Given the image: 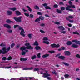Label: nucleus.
Listing matches in <instances>:
<instances>
[{
	"label": "nucleus",
	"instance_id": "6",
	"mask_svg": "<svg viewBox=\"0 0 80 80\" xmlns=\"http://www.w3.org/2000/svg\"><path fill=\"white\" fill-rule=\"evenodd\" d=\"M68 3L69 5H70V6H69L70 8H71L72 7L73 8H75V6L72 5V2L71 1H69Z\"/></svg>",
	"mask_w": 80,
	"mask_h": 80
},
{
	"label": "nucleus",
	"instance_id": "59",
	"mask_svg": "<svg viewBox=\"0 0 80 80\" xmlns=\"http://www.w3.org/2000/svg\"><path fill=\"white\" fill-rule=\"evenodd\" d=\"M40 26L41 27H44L45 24L42 23L40 24Z\"/></svg>",
	"mask_w": 80,
	"mask_h": 80
},
{
	"label": "nucleus",
	"instance_id": "18",
	"mask_svg": "<svg viewBox=\"0 0 80 80\" xmlns=\"http://www.w3.org/2000/svg\"><path fill=\"white\" fill-rule=\"evenodd\" d=\"M56 46V44L54 43L52 44L51 45V46L52 48H55V47Z\"/></svg>",
	"mask_w": 80,
	"mask_h": 80
},
{
	"label": "nucleus",
	"instance_id": "14",
	"mask_svg": "<svg viewBox=\"0 0 80 80\" xmlns=\"http://www.w3.org/2000/svg\"><path fill=\"white\" fill-rule=\"evenodd\" d=\"M6 22L7 23H13L14 22L13 21H12L9 19H7L6 20Z\"/></svg>",
	"mask_w": 80,
	"mask_h": 80
},
{
	"label": "nucleus",
	"instance_id": "17",
	"mask_svg": "<svg viewBox=\"0 0 80 80\" xmlns=\"http://www.w3.org/2000/svg\"><path fill=\"white\" fill-rule=\"evenodd\" d=\"M72 43L71 41H68L67 42V44L68 45H72Z\"/></svg>",
	"mask_w": 80,
	"mask_h": 80
},
{
	"label": "nucleus",
	"instance_id": "62",
	"mask_svg": "<svg viewBox=\"0 0 80 80\" xmlns=\"http://www.w3.org/2000/svg\"><path fill=\"white\" fill-rule=\"evenodd\" d=\"M45 17H50V16L48 15V14H45Z\"/></svg>",
	"mask_w": 80,
	"mask_h": 80
},
{
	"label": "nucleus",
	"instance_id": "57",
	"mask_svg": "<svg viewBox=\"0 0 80 80\" xmlns=\"http://www.w3.org/2000/svg\"><path fill=\"white\" fill-rule=\"evenodd\" d=\"M30 17H31V18H33L34 17V16L32 14H30Z\"/></svg>",
	"mask_w": 80,
	"mask_h": 80
},
{
	"label": "nucleus",
	"instance_id": "5",
	"mask_svg": "<svg viewBox=\"0 0 80 80\" xmlns=\"http://www.w3.org/2000/svg\"><path fill=\"white\" fill-rule=\"evenodd\" d=\"M22 17H19L18 18H14V19L15 20V21L16 22H22Z\"/></svg>",
	"mask_w": 80,
	"mask_h": 80
},
{
	"label": "nucleus",
	"instance_id": "28",
	"mask_svg": "<svg viewBox=\"0 0 80 80\" xmlns=\"http://www.w3.org/2000/svg\"><path fill=\"white\" fill-rule=\"evenodd\" d=\"M40 19L39 18H38L35 20V22H40Z\"/></svg>",
	"mask_w": 80,
	"mask_h": 80
},
{
	"label": "nucleus",
	"instance_id": "58",
	"mask_svg": "<svg viewBox=\"0 0 80 80\" xmlns=\"http://www.w3.org/2000/svg\"><path fill=\"white\" fill-rule=\"evenodd\" d=\"M12 58V57H9L8 58L7 60H11Z\"/></svg>",
	"mask_w": 80,
	"mask_h": 80
},
{
	"label": "nucleus",
	"instance_id": "20",
	"mask_svg": "<svg viewBox=\"0 0 80 80\" xmlns=\"http://www.w3.org/2000/svg\"><path fill=\"white\" fill-rule=\"evenodd\" d=\"M35 48L36 50H40V47L38 46L35 47Z\"/></svg>",
	"mask_w": 80,
	"mask_h": 80
},
{
	"label": "nucleus",
	"instance_id": "63",
	"mask_svg": "<svg viewBox=\"0 0 80 80\" xmlns=\"http://www.w3.org/2000/svg\"><path fill=\"white\" fill-rule=\"evenodd\" d=\"M38 15H42V12H38Z\"/></svg>",
	"mask_w": 80,
	"mask_h": 80
},
{
	"label": "nucleus",
	"instance_id": "50",
	"mask_svg": "<svg viewBox=\"0 0 80 80\" xmlns=\"http://www.w3.org/2000/svg\"><path fill=\"white\" fill-rule=\"evenodd\" d=\"M55 24H56V25H59L60 24V23L59 22H55Z\"/></svg>",
	"mask_w": 80,
	"mask_h": 80
},
{
	"label": "nucleus",
	"instance_id": "10",
	"mask_svg": "<svg viewBox=\"0 0 80 80\" xmlns=\"http://www.w3.org/2000/svg\"><path fill=\"white\" fill-rule=\"evenodd\" d=\"M71 47L72 48H78V45H77V44H73L72 45Z\"/></svg>",
	"mask_w": 80,
	"mask_h": 80
},
{
	"label": "nucleus",
	"instance_id": "31",
	"mask_svg": "<svg viewBox=\"0 0 80 80\" xmlns=\"http://www.w3.org/2000/svg\"><path fill=\"white\" fill-rule=\"evenodd\" d=\"M64 77L65 78H68V77H69V75L66 74L65 75H64Z\"/></svg>",
	"mask_w": 80,
	"mask_h": 80
},
{
	"label": "nucleus",
	"instance_id": "4",
	"mask_svg": "<svg viewBox=\"0 0 80 80\" xmlns=\"http://www.w3.org/2000/svg\"><path fill=\"white\" fill-rule=\"evenodd\" d=\"M41 74H43L42 77H44V78H47L48 80H52V78L51 77H49L50 76V75L48 73H45L43 72L41 73Z\"/></svg>",
	"mask_w": 80,
	"mask_h": 80
},
{
	"label": "nucleus",
	"instance_id": "27",
	"mask_svg": "<svg viewBox=\"0 0 80 80\" xmlns=\"http://www.w3.org/2000/svg\"><path fill=\"white\" fill-rule=\"evenodd\" d=\"M28 60V58H21L20 59L21 61H26V60Z\"/></svg>",
	"mask_w": 80,
	"mask_h": 80
},
{
	"label": "nucleus",
	"instance_id": "3",
	"mask_svg": "<svg viewBox=\"0 0 80 80\" xmlns=\"http://www.w3.org/2000/svg\"><path fill=\"white\" fill-rule=\"evenodd\" d=\"M25 46H26V48L25 47H21L20 48V49L21 50L23 51V50H26V48L29 50H32L33 49V47H32V46H31L30 45V43H26V44H25Z\"/></svg>",
	"mask_w": 80,
	"mask_h": 80
},
{
	"label": "nucleus",
	"instance_id": "7",
	"mask_svg": "<svg viewBox=\"0 0 80 80\" xmlns=\"http://www.w3.org/2000/svg\"><path fill=\"white\" fill-rule=\"evenodd\" d=\"M69 6H68V7H66V10H68L70 12H73V9H70V8Z\"/></svg>",
	"mask_w": 80,
	"mask_h": 80
},
{
	"label": "nucleus",
	"instance_id": "32",
	"mask_svg": "<svg viewBox=\"0 0 80 80\" xmlns=\"http://www.w3.org/2000/svg\"><path fill=\"white\" fill-rule=\"evenodd\" d=\"M15 45V44L14 43H12L11 44V47L12 48H13V47Z\"/></svg>",
	"mask_w": 80,
	"mask_h": 80
},
{
	"label": "nucleus",
	"instance_id": "23",
	"mask_svg": "<svg viewBox=\"0 0 80 80\" xmlns=\"http://www.w3.org/2000/svg\"><path fill=\"white\" fill-rule=\"evenodd\" d=\"M39 18L40 20H43L45 19V18L44 17L41 16L39 17Z\"/></svg>",
	"mask_w": 80,
	"mask_h": 80
},
{
	"label": "nucleus",
	"instance_id": "51",
	"mask_svg": "<svg viewBox=\"0 0 80 80\" xmlns=\"http://www.w3.org/2000/svg\"><path fill=\"white\" fill-rule=\"evenodd\" d=\"M76 43V44H79V45H80V42L79 41H77V40Z\"/></svg>",
	"mask_w": 80,
	"mask_h": 80
},
{
	"label": "nucleus",
	"instance_id": "8",
	"mask_svg": "<svg viewBox=\"0 0 80 80\" xmlns=\"http://www.w3.org/2000/svg\"><path fill=\"white\" fill-rule=\"evenodd\" d=\"M3 26L4 27H5V28H8L9 29L11 28V26L8 24H4Z\"/></svg>",
	"mask_w": 80,
	"mask_h": 80
},
{
	"label": "nucleus",
	"instance_id": "2",
	"mask_svg": "<svg viewBox=\"0 0 80 80\" xmlns=\"http://www.w3.org/2000/svg\"><path fill=\"white\" fill-rule=\"evenodd\" d=\"M10 49H11L10 47H9L7 48L6 47H4L2 48V50H0V54L2 53V54H4L7 53L10 50Z\"/></svg>",
	"mask_w": 80,
	"mask_h": 80
},
{
	"label": "nucleus",
	"instance_id": "25",
	"mask_svg": "<svg viewBox=\"0 0 80 80\" xmlns=\"http://www.w3.org/2000/svg\"><path fill=\"white\" fill-rule=\"evenodd\" d=\"M49 54L44 55L42 56V58H46V57H48V56H49Z\"/></svg>",
	"mask_w": 80,
	"mask_h": 80
},
{
	"label": "nucleus",
	"instance_id": "55",
	"mask_svg": "<svg viewBox=\"0 0 80 80\" xmlns=\"http://www.w3.org/2000/svg\"><path fill=\"white\" fill-rule=\"evenodd\" d=\"M10 68H12V66L6 67H5V68H7V69Z\"/></svg>",
	"mask_w": 80,
	"mask_h": 80
},
{
	"label": "nucleus",
	"instance_id": "39",
	"mask_svg": "<svg viewBox=\"0 0 80 80\" xmlns=\"http://www.w3.org/2000/svg\"><path fill=\"white\" fill-rule=\"evenodd\" d=\"M59 5H64V3L62 2H59Z\"/></svg>",
	"mask_w": 80,
	"mask_h": 80
},
{
	"label": "nucleus",
	"instance_id": "9",
	"mask_svg": "<svg viewBox=\"0 0 80 80\" xmlns=\"http://www.w3.org/2000/svg\"><path fill=\"white\" fill-rule=\"evenodd\" d=\"M64 53L65 55H66L67 56H69L70 55V52L68 51H65L64 52Z\"/></svg>",
	"mask_w": 80,
	"mask_h": 80
},
{
	"label": "nucleus",
	"instance_id": "24",
	"mask_svg": "<svg viewBox=\"0 0 80 80\" xmlns=\"http://www.w3.org/2000/svg\"><path fill=\"white\" fill-rule=\"evenodd\" d=\"M32 69H33V68L31 67L29 68H23V70H32Z\"/></svg>",
	"mask_w": 80,
	"mask_h": 80
},
{
	"label": "nucleus",
	"instance_id": "44",
	"mask_svg": "<svg viewBox=\"0 0 80 80\" xmlns=\"http://www.w3.org/2000/svg\"><path fill=\"white\" fill-rule=\"evenodd\" d=\"M26 53V52H25L24 51H22V55H25V54Z\"/></svg>",
	"mask_w": 80,
	"mask_h": 80
},
{
	"label": "nucleus",
	"instance_id": "19",
	"mask_svg": "<svg viewBox=\"0 0 80 80\" xmlns=\"http://www.w3.org/2000/svg\"><path fill=\"white\" fill-rule=\"evenodd\" d=\"M36 58H37V56L35 55L32 56L31 57V59H32V60H34V59H35Z\"/></svg>",
	"mask_w": 80,
	"mask_h": 80
},
{
	"label": "nucleus",
	"instance_id": "46",
	"mask_svg": "<svg viewBox=\"0 0 80 80\" xmlns=\"http://www.w3.org/2000/svg\"><path fill=\"white\" fill-rule=\"evenodd\" d=\"M60 47V45L58 44L56 45V44L55 48H59Z\"/></svg>",
	"mask_w": 80,
	"mask_h": 80
},
{
	"label": "nucleus",
	"instance_id": "15",
	"mask_svg": "<svg viewBox=\"0 0 80 80\" xmlns=\"http://www.w3.org/2000/svg\"><path fill=\"white\" fill-rule=\"evenodd\" d=\"M16 13L17 15H21V13L20 12L18 11H16Z\"/></svg>",
	"mask_w": 80,
	"mask_h": 80
},
{
	"label": "nucleus",
	"instance_id": "47",
	"mask_svg": "<svg viewBox=\"0 0 80 80\" xmlns=\"http://www.w3.org/2000/svg\"><path fill=\"white\" fill-rule=\"evenodd\" d=\"M42 5L43 7H46L47 6V4L45 3L44 4H43Z\"/></svg>",
	"mask_w": 80,
	"mask_h": 80
},
{
	"label": "nucleus",
	"instance_id": "60",
	"mask_svg": "<svg viewBox=\"0 0 80 80\" xmlns=\"http://www.w3.org/2000/svg\"><path fill=\"white\" fill-rule=\"evenodd\" d=\"M54 7L55 8H56L57 7H58V5L57 4H55L54 6Z\"/></svg>",
	"mask_w": 80,
	"mask_h": 80
},
{
	"label": "nucleus",
	"instance_id": "49",
	"mask_svg": "<svg viewBox=\"0 0 80 80\" xmlns=\"http://www.w3.org/2000/svg\"><path fill=\"white\" fill-rule=\"evenodd\" d=\"M2 60H7V58L6 57H4L2 58Z\"/></svg>",
	"mask_w": 80,
	"mask_h": 80
},
{
	"label": "nucleus",
	"instance_id": "1",
	"mask_svg": "<svg viewBox=\"0 0 80 80\" xmlns=\"http://www.w3.org/2000/svg\"><path fill=\"white\" fill-rule=\"evenodd\" d=\"M17 27H19L18 28L19 30H21V31L20 33L21 35L23 37H25V30L23 29V28L20 26L18 25H16L14 26V28H16Z\"/></svg>",
	"mask_w": 80,
	"mask_h": 80
},
{
	"label": "nucleus",
	"instance_id": "52",
	"mask_svg": "<svg viewBox=\"0 0 80 80\" xmlns=\"http://www.w3.org/2000/svg\"><path fill=\"white\" fill-rule=\"evenodd\" d=\"M38 70H39V69L38 68H35L34 70V71L35 72L36 71H38Z\"/></svg>",
	"mask_w": 80,
	"mask_h": 80
},
{
	"label": "nucleus",
	"instance_id": "11",
	"mask_svg": "<svg viewBox=\"0 0 80 80\" xmlns=\"http://www.w3.org/2000/svg\"><path fill=\"white\" fill-rule=\"evenodd\" d=\"M58 27L60 30L63 31L65 30V28H64V27L63 26H61Z\"/></svg>",
	"mask_w": 80,
	"mask_h": 80
},
{
	"label": "nucleus",
	"instance_id": "12",
	"mask_svg": "<svg viewBox=\"0 0 80 80\" xmlns=\"http://www.w3.org/2000/svg\"><path fill=\"white\" fill-rule=\"evenodd\" d=\"M58 58H60V59H61V60H65V57L63 56H60L58 57Z\"/></svg>",
	"mask_w": 80,
	"mask_h": 80
},
{
	"label": "nucleus",
	"instance_id": "40",
	"mask_svg": "<svg viewBox=\"0 0 80 80\" xmlns=\"http://www.w3.org/2000/svg\"><path fill=\"white\" fill-rule=\"evenodd\" d=\"M40 55H41V54L40 53H38L37 55V57H38V58H40V57H41L40 56Z\"/></svg>",
	"mask_w": 80,
	"mask_h": 80
},
{
	"label": "nucleus",
	"instance_id": "41",
	"mask_svg": "<svg viewBox=\"0 0 80 80\" xmlns=\"http://www.w3.org/2000/svg\"><path fill=\"white\" fill-rule=\"evenodd\" d=\"M57 12L59 13H62V11L58 9H57Z\"/></svg>",
	"mask_w": 80,
	"mask_h": 80
},
{
	"label": "nucleus",
	"instance_id": "43",
	"mask_svg": "<svg viewBox=\"0 0 80 80\" xmlns=\"http://www.w3.org/2000/svg\"><path fill=\"white\" fill-rule=\"evenodd\" d=\"M73 34H77V35H79V33H78L77 31L75 32H73Z\"/></svg>",
	"mask_w": 80,
	"mask_h": 80
},
{
	"label": "nucleus",
	"instance_id": "35",
	"mask_svg": "<svg viewBox=\"0 0 80 80\" xmlns=\"http://www.w3.org/2000/svg\"><path fill=\"white\" fill-rule=\"evenodd\" d=\"M10 9V10H13V11H15V10H17V8L15 7L11 8Z\"/></svg>",
	"mask_w": 80,
	"mask_h": 80
},
{
	"label": "nucleus",
	"instance_id": "45",
	"mask_svg": "<svg viewBox=\"0 0 80 80\" xmlns=\"http://www.w3.org/2000/svg\"><path fill=\"white\" fill-rule=\"evenodd\" d=\"M65 9V7H61V10H64Z\"/></svg>",
	"mask_w": 80,
	"mask_h": 80
},
{
	"label": "nucleus",
	"instance_id": "48",
	"mask_svg": "<svg viewBox=\"0 0 80 80\" xmlns=\"http://www.w3.org/2000/svg\"><path fill=\"white\" fill-rule=\"evenodd\" d=\"M76 57L77 58H80V56L78 54H77L76 56Z\"/></svg>",
	"mask_w": 80,
	"mask_h": 80
},
{
	"label": "nucleus",
	"instance_id": "53",
	"mask_svg": "<svg viewBox=\"0 0 80 80\" xmlns=\"http://www.w3.org/2000/svg\"><path fill=\"white\" fill-rule=\"evenodd\" d=\"M50 53H55V51H50L49 52Z\"/></svg>",
	"mask_w": 80,
	"mask_h": 80
},
{
	"label": "nucleus",
	"instance_id": "30",
	"mask_svg": "<svg viewBox=\"0 0 80 80\" xmlns=\"http://www.w3.org/2000/svg\"><path fill=\"white\" fill-rule=\"evenodd\" d=\"M7 13L8 15H12V12L10 11H8Z\"/></svg>",
	"mask_w": 80,
	"mask_h": 80
},
{
	"label": "nucleus",
	"instance_id": "22",
	"mask_svg": "<svg viewBox=\"0 0 80 80\" xmlns=\"http://www.w3.org/2000/svg\"><path fill=\"white\" fill-rule=\"evenodd\" d=\"M43 40L44 41H47L48 40V38L47 37H45L43 38Z\"/></svg>",
	"mask_w": 80,
	"mask_h": 80
},
{
	"label": "nucleus",
	"instance_id": "34",
	"mask_svg": "<svg viewBox=\"0 0 80 80\" xmlns=\"http://www.w3.org/2000/svg\"><path fill=\"white\" fill-rule=\"evenodd\" d=\"M45 8H46V9H48L49 10H51V8L47 6L46 7H45Z\"/></svg>",
	"mask_w": 80,
	"mask_h": 80
},
{
	"label": "nucleus",
	"instance_id": "37",
	"mask_svg": "<svg viewBox=\"0 0 80 80\" xmlns=\"http://www.w3.org/2000/svg\"><path fill=\"white\" fill-rule=\"evenodd\" d=\"M62 63H63V64H64V65H66V66H68V65H69V64L66 62H62Z\"/></svg>",
	"mask_w": 80,
	"mask_h": 80
},
{
	"label": "nucleus",
	"instance_id": "26",
	"mask_svg": "<svg viewBox=\"0 0 80 80\" xmlns=\"http://www.w3.org/2000/svg\"><path fill=\"white\" fill-rule=\"evenodd\" d=\"M43 43H46V44H47V45H48L50 43V42L48 41H44L43 42Z\"/></svg>",
	"mask_w": 80,
	"mask_h": 80
},
{
	"label": "nucleus",
	"instance_id": "38",
	"mask_svg": "<svg viewBox=\"0 0 80 80\" xmlns=\"http://www.w3.org/2000/svg\"><path fill=\"white\" fill-rule=\"evenodd\" d=\"M40 32L41 33L43 34V33H45V31H44L42 29H41L40 30Z\"/></svg>",
	"mask_w": 80,
	"mask_h": 80
},
{
	"label": "nucleus",
	"instance_id": "36",
	"mask_svg": "<svg viewBox=\"0 0 80 80\" xmlns=\"http://www.w3.org/2000/svg\"><path fill=\"white\" fill-rule=\"evenodd\" d=\"M34 8L35 9H37V10H39V9L40 8H39V7H38L37 6H34Z\"/></svg>",
	"mask_w": 80,
	"mask_h": 80
},
{
	"label": "nucleus",
	"instance_id": "29",
	"mask_svg": "<svg viewBox=\"0 0 80 80\" xmlns=\"http://www.w3.org/2000/svg\"><path fill=\"white\" fill-rule=\"evenodd\" d=\"M27 7L28 8V10L29 11V12H32V9L30 8V7L28 6H27Z\"/></svg>",
	"mask_w": 80,
	"mask_h": 80
},
{
	"label": "nucleus",
	"instance_id": "16",
	"mask_svg": "<svg viewBox=\"0 0 80 80\" xmlns=\"http://www.w3.org/2000/svg\"><path fill=\"white\" fill-rule=\"evenodd\" d=\"M6 44L5 42L2 43L0 44V46L1 47H5Z\"/></svg>",
	"mask_w": 80,
	"mask_h": 80
},
{
	"label": "nucleus",
	"instance_id": "54",
	"mask_svg": "<svg viewBox=\"0 0 80 80\" xmlns=\"http://www.w3.org/2000/svg\"><path fill=\"white\" fill-rule=\"evenodd\" d=\"M24 14L26 16H27V17H29V16L30 15L29 14L27 13H24Z\"/></svg>",
	"mask_w": 80,
	"mask_h": 80
},
{
	"label": "nucleus",
	"instance_id": "56",
	"mask_svg": "<svg viewBox=\"0 0 80 80\" xmlns=\"http://www.w3.org/2000/svg\"><path fill=\"white\" fill-rule=\"evenodd\" d=\"M60 32L62 33H63L64 34L66 33V32L65 31H61Z\"/></svg>",
	"mask_w": 80,
	"mask_h": 80
},
{
	"label": "nucleus",
	"instance_id": "42",
	"mask_svg": "<svg viewBox=\"0 0 80 80\" xmlns=\"http://www.w3.org/2000/svg\"><path fill=\"white\" fill-rule=\"evenodd\" d=\"M55 72H56L55 70H54L52 71V73H53V74H55V75H57V73H56Z\"/></svg>",
	"mask_w": 80,
	"mask_h": 80
},
{
	"label": "nucleus",
	"instance_id": "13",
	"mask_svg": "<svg viewBox=\"0 0 80 80\" xmlns=\"http://www.w3.org/2000/svg\"><path fill=\"white\" fill-rule=\"evenodd\" d=\"M28 36L29 38L31 39L32 38V37H33V34H28Z\"/></svg>",
	"mask_w": 80,
	"mask_h": 80
},
{
	"label": "nucleus",
	"instance_id": "64",
	"mask_svg": "<svg viewBox=\"0 0 80 80\" xmlns=\"http://www.w3.org/2000/svg\"><path fill=\"white\" fill-rule=\"evenodd\" d=\"M19 80H27V79H26V80H25V78H22L20 79Z\"/></svg>",
	"mask_w": 80,
	"mask_h": 80
},
{
	"label": "nucleus",
	"instance_id": "61",
	"mask_svg": "<svg viewBox=\"0 0 80 80\" xmlns=\"http://www.w3.org/2000/svg\"><path fill=\"white\" fill-rule=\"evenodd\" d=\"M69 18H70L72 19V18H73V17L72 16H69Z\"/></svg>",
	"mask_w": 80,
	"mask_h": 80
},
{
	"label": "nucleus",
	"instance_id": "21",
	"mask_svg": "<svg viewBox=\"0 0 80 80\" xmlns=\"http://www.w3.org/2000/svg\"><path fill=\"white\" fill-rule=\"evenodd\" d=\"M33 45H36V46H38V43L37 41H36L34 42Z\"/></svg>",
	"mask_w": 80,
	"mask_h": 80
},
{
	"label": "nucleus",
	"instance_id": "33",
	"mask_svg": "<svg viewBox=\"0 0 80 80\" xmlns=\"http://www.w3.org/2000/svg\"><path fill=\"white\" fill-rule=\"evenodd\" d=\"M8 33H12V32H13V31H12V30L8 29Z\"/></svg>",
	"mask_w": 80,
	"mask_h": 80
}]
</instances>
